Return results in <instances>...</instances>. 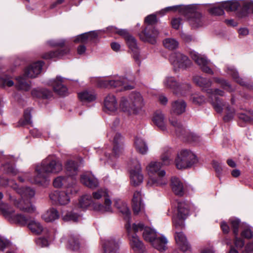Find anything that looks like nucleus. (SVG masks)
<instances>
[{"instance_id":"nucleus-1","label":"nucleus","mask_w":253,"mask_h":253,"mask_svg":"<svg viewBox=\"0 0 253 253\" xmlns=\"http://www.w3.org/2000/svg\"><path fill=\"white\" fill-rule=\"evenodd\" d=\"M62 169L61 162L53 156H49L42 160L40 165L36 166L34 181L36 184L46 185L49 181V175L58 173Z\"/></svg>"},{"instance_id":"nucleus-19","label":"nucleus","mask_w":253,"mask_h":253,"mask_svg":"<svg viewBox=\"0 0 253 253\" xmlns=\"http://www.w3.org/2000/svg\"><path fill=\"white\" fill-rule=\"evenodd\" d=\"M128 80L125 78H116L113 80H106L103 81L104 85L112 87H117L123 86L124 89L129 90L133 88L132 85H126Z\"/></svg>"},{"instance_id":"nucleus-30","label":"nucleus","mask_w":253,"mask_h":253,"mask_svg":"<svg viewBox=\"0 0 253 253\" xmlns=\"http://www.w3.org/2000/svg\"><path fill=\"white\" fill-rule=\"evenodd\" d=\"M115 206L124 215V218L127 221L126 224L128 223L130 224L129 222L130 212L126 203L121 200H116Z\"/></svg>"},{"instance_id":"nucleus-36","label":"nucleus","mask_w":253,"mask_h":253,"mask_svg":"<svg viewBox=\"0 0 253 253\" xmlns=\"http://www.w3.org/2000/svg\"><path fill=\"white\" fill-rule=\"evenodd\" d=\"M164 120V115L161 111H158L155 113L153 118V122L155 125L162 130H165L166 129Z\"/></svg>"},{"instance_id":"nucleus-64","label":"nucleus","mask_w":253,"mask_h":253,"mask_svg":"<svg viewBox=\"0 0 253 253\" xmlns=\"http://www.w3.org/2000/svg\"><path fill=\"white\" fill-rule=\"evenodd\" d=\"M212 167L216 172L217 176L219 177L221 175L223 170L221 164L216 161H213L212 162Z\"/></svg>"},{"instance_id":"nucleus-39","label":"nucleus","mask_w":253,"mask_h":253,"mask_svg":"<svg viewBox=\"0 0 253 253\" xmlns=\"http://www.w3.org/2000/svg\"><path fill=\"white\" fill-rule=\"evenodd\" d=\"M134 146L136 151L142 155L146 154L148 150V148L146 142L141 137H135Z\"/></svg>"},{"instance_id":"nucleus-10","label":"nucleus","mask_w":253,"mask_h":253,"mask_svg":"<svg viewBox=\"0 0 253 253\" xmlns=\"http://www.w3.org/2000/svg\"><path fill=\"white\" fill-rule=\"evenodd\" d=\"M207 93L211 99V103L215 111L217 113H221L223 107L226 106V103L222 101L217 95L223 96L224 92L218 89L215 90L208 89Z\"/></svg>"},{"instance_id":"nucleus-6","label":"nucleus","mask_w":253,"mask_h":253,"mask_svg":"<svg viewBox=\"0 0 253 253\" xmlns=\"http://www.w3.org/2000/svg\"><path fill=\"white\" fill-rule=\"evenodd\" d=\"M188 213V205L184 202H178L177 214L172 218V222L175 228L183 227V220L187 217Z\"/></svg>"},{"instance_id":"nucleus-7","label":"nucleus","mask_w":253,"mask_h":253,"mask_svg":"<svg viewBox=\"0 0 253 253\" xmlns=\"http://www.w3.org/2000/svg\"><path fill=\"white\" fill-rule=\"evenodd\" d=\"M126 228L127 231L129 239V244L131 249L136 253H143L145 251V247L143 243L140 240L136 232H133L132 228H131L130 224L129 223L126 224Z\"/></svg>"},{"instance_id":"nucleus-43","label":"nucleus","mask_w":253,"mask_h":253,"mask_svg":"<svg viewBox=\"0 0 253 253\" xmlns=\"http://www.w3.org/2000/svg\"><path fill=\"white\" fill-rule=\"evenodd\" d=\"M0 211L2 215L9 221L13 215L14 210L8 205L1 203L0 204Z\"/></svg>"},{"instance_id":"nucleus-15","label":"nucleus","mask_w":253,"mask_h":253,"mask_svg":"<svg viewBox=\"0 0 253 253\" xmlns=\"http://www.w3.org/2000/svg\"><path fill=\"white\" fill-rule=\"evenodd\" d=\"M71 192V188H68L66 191H55L49 195L50 199L55 204L60 205L67 204L70 201L69 192Z\"/></svg>"},{"instance_id":"nucleus-51","label":"nucleus","mask_w":253,"mask_h":253,"mask_svg":"<svg viewBox=\"0 0 253 253\" xmlns=\"http://www.w3.org/2000/svg\"><path fill=\"white\" fill-rule=\"evenodd\" d=\"M172 150L169 148H166L161 156L164 165H169L172 162L171 158Z\"/></svg>"},{"instance_id":"nucleus-9","label":"nucleus","mask_w":253,"mask_h":253,"mask_svg":"<svg viewBox=\"0 0 253 253\" xmlns=\"http://www.w3.org/2000/svg\"><path fill=\"white\" fill-rule=\"evenodd\" d=\"M169 60L174 66L183 69L190 67L192 65L188 57L179 52L171 53L169 56Z\"/></svg>"},{"instance_id":"nucleus-53","label":"nucleus","mask_w":253,"mask_h":253,"mask_svg":"<svg viewBox=\"0 0 253 253\" xmlns=\"http://www.w3.org/2000/svg\"><path fill=\"white\" fill-rule=\"evenodd\" d=\"M239 119L246 123H250L253 124V111H248L245 113L238 114Z\"/></svg>"},{"instance_id":"nucleus-41","label":"nucleus","mask_w":253,"mask_h":253,"mask_svg":"<svg viewBox=\"0 0 253 253\" xmlns=\"http://www.w3.org/2000/svg\"><path fill=\"white\" fill-rule=\"evenodd\" d=\"M59 217L58 211L53 208L47 210L42 215V218L46 222H52Z\"/></svg>"},{"instance_id":"nucleus-16","label":"nucleus","mask_w":253,"mask_h":253,"mask_svg":"<svg viewBox=\"0 0 253 253\" xmlns=\"http://www.w3.org/2000/svg\"><path fill=\"white\" fill-rule=\"evenodd\" d=\"M120 242L114 237L102 240L103 253H116L119 249Z\"/></svg>"},{"instance_id":"nucleus-25","label":"nucleus","mask_w":253,"mask_h":253,"mask_svg":"<svg viewBox=\"0 0 253 253\" xmlns=\"http://www.w3.org/2000/svg\"><path fill=\"white\" fill-rule=\"evenodd\" d=\"M69 51L70 49L68 47H66L63 49H58L43 53L41 55V57L42 58L45 60L54 58L58 59L67 54L69 52Z\"/></svg>"},{"instance_id":"nucleus-55","label":"nucleus","mask_w":253,"mask_h":253,"mask_svg":"<svg viewBox=\"0 0 253 253\" xmlns=\"http://www.w3.org/2000/svg\"><path fill=\"white\" fill-rule=\"evenodd\" d=\"M3 172L11 175H16L18 171L14 166L10 163H6L2 166Z\"/></svg>"},{"instance_id":"nucleus-37","label":"nucleus","mask_w":253,"mask_h":253,"mask_svg":"<svg viewBox=\"0 0 253 253\" xmlns=\"http://www.w3.org/2000/svg\"><path fill=\"white\" fill-rule=\"evenodd\" d=\"M194 82L198 86L202 88L207 92L208 89H211L209 87L211 86V82L210 80L207 79L201 76H196L193 78Z\"/></svg>"},{"instance_id":"nucleus-54","label":"nucleus","mask_w":253,"mask_h":253,"mask_svg":"<svg viewBox=\"0 0 253 253\" xmlns=\"http://www.w3.org/2000/svg\"><path fill=\"white\" fill-rule=\"evenodd\" d=\"M80 217V215L74 211L67 212L62 215V219L65 221L77 222Z\"/></svg>"},{"instance_id":"nucleus-58","label":"nucleus","mask_w":253,"mask_h":253,"mask_svg":"<svg viewBox=\"0 0 253 253\" xmlns=\"http://www.w3.org/2000/svg\"><path fill=\"white\" fill-rule=\"evenodd\" d=\"M228 74L231 75L235 81L240 84L243 86H247V84L239 77L238 73L236 70L233 69H229Z\"/></svg>"},{"instance_id":"nucleus-45","label":"nucleus","mask_w":253,"mask_h":253,"mask_svg":"<svg viewBox=\"0 0 253 253\" xmlns=\"http://www.w3.org/2000/svg\"><path fill=\"white\" fill-rule=\"evenodd\" d=\"M27 226L32 232L36 234H41L43 229L41 224L39 221L35 220H30Z\"/></svg>"},{"instance_id":"nucleus-29","label":"nucleus","mask_w":253,"mask_h":253,"mask_svg":"<svg viewBox=\"0 0 253 253\" xmlns=\"http://www.w3.org/2000/svg\"><path fill=\"white\" fill-rule=\"evenodd\" d=\"M170 186L173 192L177 196L184 195V186L183 183L177 177H172L171 179Z\"/></svg>"},{"instance_id":"nucleus-56","label":"nucleus","mask_w":253,"mask_h":253,"mask_svg":"<svg viewBox=\"0 0 253 253\" xmlns=\"http://www.w3.org/2000/svg\"><path fill=\"white\" fill-rule=\"evenodd\" d=\"M165 47L169 49L173 50L178 46V42L173 39H167L163 42Z\"/></svg>"},{"instance_id":"nucleus-57","label":"nucleus","mask_w":253,"mask_h":253,"mask_svg":"<svg viewBox=\"0 0 253 253\" xmlns=\"http://www.w3.org/2000/svg\"><path fill=\"white\" fill-rule=\"evenodd\" d=\"M229 223L233 230V234L235 236H237L239 233V227L240 224V221L237 218H231L229 219Z\"/></svg>"},{"instance_id":"nucleus-59","label":"nucleus","mask_w":253,"mask_h":253,"mask_svg":"<svg viewBox=\"0 0 253 253\" xmlns=\"http://www.w3.org/2000/svg\"><path fill=\"white\" fill-rule=\"evenodd\" d=\"M17 80L18 82L17 86L19 89L25 90L29 89L30 85L23 77H20L17 79Z\"/></svg>"},{"instance_id":"nucleus-40","label":"nucleus","mask_w":253,"mask_h":253,"mask_svg":"<svg viewBox=\"0 0 253 253\" xmlns=\"http://www.w3.org/2000/svg\"><path fill=\"white\" fill-rule=\"evenodd\" d=\"M186 107V104L183 100H178L172 104L171 111L174 114L180 115L185 112Z\"/></svg>"},{"instance_id":"nucleus-62","label":"nucleus","mask_w":253,"mask_h":253,"mask_svg":"<svg viewBox=\"0 0 253 253\" xmlns=\"http://www.w3.org/2000/svg\"><path fill=\"white\" fill-rule=\"evenodd\" d=\"M210 13L215 15H221L224 13L223 8L221 6H215L209 9Z\"/></svg>"},{"instance_id":"nucleus-22","label":"nucleus","mask_w":253,"mask_h":253,"mask_svg":"<svg viewBox=\"0 0 253 253\" xmlns=\"http://www.w3.org/2000/svg\"><path fill=\"white\" fill-rule=\"evenodd\" d=\"M104 104V111L109 113L116 112L118 107L116 97L113 94H108L105 97Z\"/></svg>"},{"instance_id":"nucleus-50","label":"nucleus","mask_w":253,"mask_h":253,"mask_svg":"<svg viewBox=\"0 0 253 253\" xmlns=\"http://www.w3.org/2000/svg\"><path fill=\"white\" fill-rule=\"evenodd\" d=\"M222 7L227 11H233L236 10L240 4L237 1H225L221 3Z\"/></svg>"},{"instance_id":"nucleus-32","label":"nucleus","mask_w":253,"mask_h":253,"mask_svg":"<svg viewBox=\"0 0 253 253\" xmlns=\"http://www.w3.org/2000/svg\"><path fill=\"white\" fill-rule=\"evenodd\" d=\"M63 78L61 77H57L56 80L53 82V88L55 92L61 96H66L68 94V89L62 83Z\"/></svg>"},{"instance_id":"nucleus-52","label":"nucleus","mask_w":253,"mask_h":253,"mask_svg":"<svg viewBox=\"0 0 253 253\" xmlns=\"http://www.w3.org/2000/svg\"><path fill=\"white\" fill-rule=\"evenodd\" d=\"M31 109H27L24 112V118L20 120L18 122V125L20 126H24L32 124L31 121Z\"/></svg>"},{"instance_id":"nucleus-2","label":"nucleus","mask_w":253,"mask_h":253,"mask_svg":"<svg viewBox=\"0 0 253 253\" xmlns=\"http://www.w3.org/2000/svg\"><path fill=\"white\" fill-rule=\"evenodd\" d=\"M10 186L21 197L19 201L15 203V206L22 211L33 212L35 208L31 205L30 199L35 196V191L30 187H18L16 183H12Z\"/></svg>"},{"instance_id":"nucleus-48","label":"nucleus","mask_w":253,"mask_h":253,"mask_svg":"<svg viewBox=\"0 0 253 253\" xmlns=\"http://www.w3.org/2000/svg\"><path fill=\"white\" fill-rule=\"evenodd\" d=\"M66 169L69 175L71 176L76 175L78 171V163L72 160H69L66 164Z\"/></svg>"},{"instance_id":"nucleus-4","label":"nucleus","mask_w":253,"mask_h":253,"mask_svg":"<svg viewBox=\"0 0 253 253\" xmlns=\"http://www.w3.org/2000/svg\"><path fill=\"white\" fill-rule=\"evenodd\" d=\"M198 162L195 155L191 151L183 150L177 154L175 160L176 168L178 169H186L191 168Z\"/></svg>"},{"instance_id":"nucleus-17","label":"nucleus","mask_w":253,"mask_h":253,"mask_svg":"<svg viewBox=\"0 0 253 253\" xmlns=\"http://www.w3.org/2000/svg\"><path fill=\"white\" fill-rule=\"evenodd\" d=\"M67 242V248L71 251H77L85 246L84 241L75 234H70Z\"/></svg>"},{"instance_id":"nucleus-18","label":"nucleus","mask_w":253,"mask_h":253,"mask_svg":"<svg viewBox=\"0 0 253 253\" xmlns=\"http://www.w3.org/2000/svg\"><path fill=\"white\" fill-rule=\"evenodd\" d=\"M135 166H133L130 171V181L132 185L134 186H138L142 183L143 176L141 173L140 164L136 161Z\"/></svg>"},{"instance_id":"nucleus-33","label":"nucleus","mask_w":253,"mask_h":253,"mask_svg":"<svg viewBox=\"0 0 253 253\" xmlns=\"http://www.w3.org/2000/svg\"><path fill=\"white\" fill-rule=\"evenodd\" d=\"M63 78L61 77H57L56 80L53 82V88L55 92L61 96H66L68 94V89L62 83Z\"/></svg>"},{"instance_id":"nucleus-3","label":"nucleus","mask_w":253,"mask_h":253,"mask_svg":"<svg viewBox=\"0 0 253 253\" xmlns=\"http://www.w3.org/2000/svg\"><path fill=\"white\" fill-rule=\"evenodd\" d=\"M160 162H154L150 163L146 167L149 179L147 184L151 186H160L167 183L165 178L166 172L161 169Z\"/></svg>"},{"instance_id":"nucleus-26","label":"nucleus","mask_w":253,"mask_h":253,"mask_svg":"<svg viewBox=\"0 0 253 253\" xmlns=\"http://www.w3.org/2000/svg\"><path fill=\"white\" fill-rule=\"evenodd\" d=\"M98 34L95 31L82 34L78 36L74 40L75 42L86 43L88 42H94L97 39Z\"/></svg>"},{"instance_id":"nucleus-38","label":"nucleus","mask_w":253,"mask_h":253,"mask_svg":"<svg viewBox=\"0 0 253 253\" xmlns=\"http://www.w3.org/2000/svg\"><path fill=\"white\" fill-rule=\"evenodd\" d=\"M78 97L82 101L90 102L96 99V94L93 90H85L79 92Z\"/></svg>"},{"instance_id":"nucleus-46","label":"nucleus","mask_w":253,"mask_h":253,"mask_svg":"<svg viewBox=\"0 0 253 253\" xmlns=\"http://www.w3.org/2000/svg\"><path fill=\"white\" fill-rule=\"evenodd\" d=\"M32 95L33 97L47 99L52 96V93L46 89H34L32 91Z\"/></svg>"},{"instance_id":"nucleus-35","label":"nucleus","mask_w":253,"mask_h":253,"mask_svg":"<svg viewBox=\"0 0 253 253\" xmlns=\"http://www.w3.org/2000/svg\"><path fill=\"white\" fill-rule=\"evenodd\" d=\"M152 245L159 251L163 252L167 249L168 240L167 238L161 236L159 237H156L151 242Z\"/></svg>"},{"instance_id":"nucleus-28","label":"nucleus","mask_w":253,"mask_h":253,"mask_svg":"<svg viewBox=\"0 0 253 253\" xmlns=\"http://www.w3.org/2000/svg\"><path fill=\"white\" fill-rule=\"evenodd\" d=\"M132 206L135 214H137L143 210L144 205L141 202V194L140 192L136 191L134 193L132 199Z\"/></svg>"},{"instance_id":"nucleus-14","label":"nucleus","mask_w":253,"mask_h":253,"mask_svg":"<svg viewBox=\"0 0 253 253\" xmlns=\"http://www.w3.org/2000/svg\"><path fill=\"white\" fill-rule=\"evenodd\" d=\"M190 55L193 60L199 66L202 71L212 75V70L208 66V61L206 57L194 50L190 51Z\"/></svg>"},{"instance_id":"nucleus-11","label":"nucleus","mask_w":253,"mask_h":253,"mask_svg":"<svg viewBox=\"0 0 253 253\" xmlns=\"http://www.w3.org/2000/svg\"><path fill=\"white\" fill-rule=\"evenodd\" d=\"M169 121L171 125L174 127L175 133L178 137H183L193 141H196L197 140L198 137L196 135L187 131L181 123L178 122L176 119L171 117L169 118Z\"/></svg>"},{"instance_id":"nucleus-12","label":"nucleus","mask_w":253,"mask_h":253,"mask_svg":"<svg viewBox=\"0 0 253 253\" xmlns=\"http://www.w3.org/2000/svg\"><path fill=\"white\" fill-rule=\"evenodd\" d=\"M133 232L143 231L142 235L144 239L147 242H151L156 237V232L149 227L145 226L143 223L139 222L132 225Z\"/></svg>"},{"instance_id":"nucleus-63","label":"nucleus","mask_w":253,"mask_h":253,"mask_svg":"<svg viewBox=\"0 0 253 253\" xmlns=\"http://www.w3.org/2000/svg\"><path fill=\"white\" fill-rule=\"evenodd\" d=\"M48 43L52 46H58L62 47L65 45V41L63 39L50 40L48 42Z\"/></svg>"},{"instance_id":"nucleus-31","label":"nucleus","mask_w":253,"mask_h":253,"mask_svg":"<svg viewBox=\"0 0 253 253\" xmlns=\"http://www.w3.org/2000/svg\"><path fill=\"white\" fill-rule=\"evenodd\" d=\"M81 181L83 184L90 188H94L98 186V180L93 175L89 174L82 175Z\"/></svg>"},{"instance_id":"nucleus-8","label":"nucleus","mask_w":253,"mask_h":253,"mask_svg":"<svg viewBox=\"0 0 253 253\" xmlns=\"http://www.w3.org/2000/svg\"><path fill=\"white\" fill-rule=\"evenodd\" d=\"M113 137V149H112V157H118L121 154H122L124 150V137L118 132H115L113 131L110 132L108 133L107 137L111 138Z\"/></svg>"},{"instance_id":"nucleus-23","label":"nucleus","mask_w":253,"mask_h":253,"mask_svg":"<svg viewBox=\"0 0 253 253\" xmlns=\"http://www.w3.org/2000/svg\"><path fill=\"white\" fill-rule=\"evenodd\" d=\"M147 29L148 28L144 29L139 34V37L142 41L154 44L156 43V38L159 35V32L154 28L151 31L152 34H150L149 31H147Z\"/></svg>"},{"instance_id":"nucleus-34","label":"nucleus","mask_w":253,"mask_h":253,"mask_svg":"<svg viewBox=\"0 0 253 253\" xmlns=\"http://www.w3.org/2000/svg\"><path fill=\"white\" fill-rule=\"evenodd\" d=\"M120 108L122 111L128 114H135L128 96L121 98L120 102Z\"/></svg>"},{"instance_id":"nucleus-47","label":"nucleus","mask_w":253,"mask_h":253,"mask_svg":"<svg viewBox=\"0 0 253 253\" xmlns=\"http://www.w3.org/2000/svg\"><path fill=\"white\" fill-rule=\"evenodd\" d=\"M95 205L93 203L92 198L90 195H85L80 199L79 203L80 207L83 209H86L88 207Z\"/></svg>"},{"instance_id":"nucleus-21","label":"nucleus","mask_w":253,"mask_h":253,"mask_svg":"<svg viewBox=\"0 0 253 253\" xmlns=\"http://www.w3.org/2000/svg\"><path fill=\"white\" fill-rule=\"evenodd\" d=\"M43 61H38L29 66L25 71V76L28 78H36L41 72Z\"/></svg>"},{"instance_id":"nucleus-44","label":"nucleus","mask_w":253,"mask_h":253,"mask_svg":"<svg viewBox=\"0 0 253 253\" xmlns=\"http://www.w3.org/2000/svg\"><path fill=\"white\" fill-rule=\"evenodd\" d=\"M191 7L186 6H181L180 5H175L172 6L167 7L162 10V11L165 13L168 12L169 11H178L181 14H186L188 12H190L192 10Z\"/></svg>"},{"instance_id":"nucleus-61","label":"nucleus","mask_w":253,"mask_h":253,"mask_svg":"<svg viewBox=\"0 0 253 253\" xmlns=\"http://www.w3.org/2000/svg\"><path fill=\"white\" fill-rule=\"evenodd\" d=\"M67 178L65 176H58L53 181V185L56 188H60L66 182Z\"/></svg>"},{"instance_id":"nucleus-20","label":"nucleus","mask_w":253,"mask_h":253,"mask_svg":"<svg viewBox=\"0 0 253 253\" xmlns=\"http://www.w3.org/2000/svg\"><path fill=\"white\" fill-rule=\"evenodd\" d=\"M135 114L137 113L144 106L142 96L139 92H132L128 96Z\"/></svg>"},{"instance_id":"nucleus-60","label":"nucleus","mask_w":253,"mask_h":253,"mask_svg":"<svg viewBox=\"0 0 253 253\" xmlns=\"http://www.w3.org/2000/svg\"><path fill=\"white\" fill-rule=\"evenodd\" d=\"M213 80L215 82L220 84L224 89H226L228 91H232L233 90V89L231 88V86L229 83L227 82L223 79L218 78H214Z\"/></svg>"},{"instance_id":"nucleus-13","label":"nucleus","mask_w":253,"mask_h":253,"mask_svg":"<svg viewBox=\"0 0 253 253\" xmlns=\"http://www.w3.org/2000/svg\"><path fill=\"white\" fill-rule=\"evenodd\" d=\"M187 7H191L192 10L183 15L188 18V21L191 27L193 28H197L202 26L204 24V20L202 14L196 11L193 6L188 5Z\"/></svg>"},{"instance_id":"nucleus-24","label":"nucleus","mask_w":253,"mask_h":253,"mask_svg":"<svg viewBox=\"0 0 253 253\" xmlns=\"http://www.w3.org/2000/svg\"><path fill=\"white\" fill-rule=\"evenodd\" d=\"M174 237L176 244L182 252L190 251L191 247L185 235L182 232L175 231Z\"/></svg>"},{"instance_id":"nucleus-49","label":"nucleus","mask_w":253,"mask_h":253,"mask_svg":"<svg viewBox=\"0 0 253 253\" xmlns=\"http://www.w3.org/2000/svg\"><path fill=\"white\" fill-rule=\"evenodd\" d=\"M164 86L168 88H170L175 91L178 87L177 83L172 77H166L163 82Z\"/></svg>"},{"instance_id":"nucleus-27","label":"nucleus","mask_w":253,"mask_h":253,"mask_svg":"<svg viewBox=\"0 0 253 253\" xmlns=\"http://www.w3.org/2000/svg\"><path fill=\"white\" fill-rule=\"evenodd\" d=\"M126 41L129 48L133 52V57L134 59L138 65H140V62L139 60V52L137 48L136 40L133 37L129 35V36L126 37Z\"/></svg>"},{"instance_id":"nucleus-5","label":"nucleus","mask_w":253,"mask_h":253,"mask_svg":"<svg viewBox=\"0 0 253 253\" xmlns=\"http://www.w3.org/2000/svg\"><path fill=\"white\" fill-rule=\"evenodd\" d=\"M103 197L105 199L104 206L101 204H95L93 205V209L95 211L101 212H111V201L108 198V194L106 189H100L92 193V199L99 200Z\"/></svg>"},{"instance_id":"nucleus-42","label":"nucleus","mask_w":253,"mask_h":253,"mask_svg":"<svg viewBox=\"0 0 253 253\" xmlns=\"http://www.w3.org/2000/svg\"><path fill=\"white\" fill-rule=\"evenodd\" d=\"M30 221L29 217L23 214L18 213L13 215L10 221L18 224L21 226L28 225Z\"/></svg>"}]
</instances>
